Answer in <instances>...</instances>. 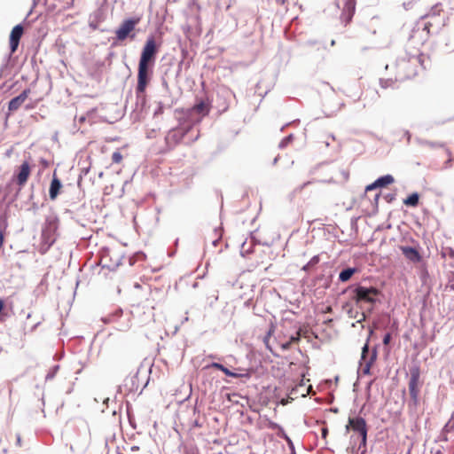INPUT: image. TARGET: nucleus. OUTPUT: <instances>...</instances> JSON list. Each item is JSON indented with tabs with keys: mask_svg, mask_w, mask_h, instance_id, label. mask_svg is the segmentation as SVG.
<instances>
[{
	"mask_svg": "<svg viewBox=\"0 0 454 454\" xmlns=\"http://www.w3.org/2000/svg\"><path fill=\"white\" fill-rule=\"evenodd\" d=\"M157 52L158 47L155 39L153 36L148 37L142 49L138 62L137 84L136 89L137 97L145 92L146 87L150 82Z\"/></svg>",
	"mask_w": 454,
	"mask_h": 454,
	"instance_id": "obj_1",
	"label": "nucleus"
},
{
	"mask_svg": "<svg viewBox=\"0 0 454 454\" xmlns=\"http://www.w3.org/2000/svg\"><path fill=\"white\" fill-rule=\"evenodd\" d=\"M422 55L411 58H399L392 66L395 82H403L417 75V64L420 62Z\"/></svg>",
	"mask_w": 454,
	"mask_h": 454,
	"instance_id": "obj_2",
	"label": "nucleus"
},
{
	"mask_svg": "<svg viewBox=\"0 0 454 454\" xmlns=\"http://www.w3.org/2000/svg\"><path fill=\"white\" fill-rule=\"evenodd\" d=\"M140 21V16L125 19L115 30L116 39L120 42H123L127 38L134 40L137 36L136 27Z\"/></svg>",
	"mask_w": 454,
	"mask_h": 454,
	"instance_id": "obj_3",
	"label": "nucleus"
},
{
	"mask_svg": "<svg viewBox=\"0 0 454 454\" xmlns=\"http://www.w3.org/2000/svg\"><path fill=\"white\" fill-rule=\"evenodd\" d=\"M380 294V291L375 287H365L363 286H358L354 290L353 300L356 303L360 302H367L370 304H374L376 301V297Z\"/></svg>",
	"mask_w": 454,
	"mask_h": 454,
	"instance_id": "obj_4",
	"label": "nucleus"
},
{
	"mask_svg": "<svg viewBox=\"0 0 454 454\" xmlns=\"http://www.w3.org/2000/svg\"><path fill=\"white\" fill-rule=\"evenodd\" d=\"M58 224L49 222L42 231L41 252L45 253L56 241Z\"/></svg>",
	"mask_w": 454,
	"mask_h": 454,
	"instance_id": "obj_5",
	"label": "nucleus"
},
{
	"mask_svg": "<svg viewBox=\"0 0 454 454\" xmlns=\"http://www.w3.org/2000/svg\"><path fill=\"white\" fill-rule=\"evenodd\" d=\"M410 380H409V393L411 398L413 400L414 404L418 403L419 387H420V369L419 366H413L410 370Z\"/></svg>",
	"mask_w": 454,
	"mask_h": 454,
	"instance_id": "obj_6",
	"label": "nucleus"
},
{
	"mask_svg": "<svg viewBox=\"0 0 454 454\" xmlns=\"http://www.w3.org/2000/svg\"><path fill=\"white\" fill-rule=\"evenodd\" d=\"M349 427H351L354 431L358 432L362 436L363 442H365L367 436V427L366 422L363 418H349L348 424L346 427L347 430H348Z\"/></svg>",
	"mask_w": 454,
	"mask_h": 454,
	"instance_id": "obj_7",
	"label": "nucleus"
},
{
	"mask_svg": "<svg viewBox=\"0 0 454 454\" xmlns=\"http://www.w3.org/2000/svg\"><path fill=\"white\" fill-rule=\"evenodd\" d=\"M356 0H341L342 2V12L341 19L346 22L349 23L356 12Z\"/></svg>",
	"mask_w": 454,
	"mask_h": 454,
	"instance_id": "obj_8",
	"label": "nucleus"
},
{
	"mask_svg": "<svg viewBox=\"0 0 454 454\" xmlns=\"http://www.w3.org/2000/svg\"><path fill=\"white\" fill-rule=\"evenodd\" d=\"M31 174V167L30 164L27 161L22 162V164L20 166L17 176H16V183L19 186L22 187L24 186L28 177Z\"/></svg>",
	"mask_w": 454,
	"mask_h": 454,
	"instance_id": "obj_9",
	"label": "nucleus"
},
{
	"mask_svg": "<svg viewBox=\"0 0 454 454\" xmlns=\"http://www.w3.org/2000/svg\"><path fill=\"white\" fill-rule=\"evenodd\" d=\"M23 31L24 29L21 25H17L12 28L10 35V48L12 53L16 51L20 43V40L23 35Z\"/></svg>",
	"mask_w": 454,
	"mask_h": 454,
	"instance_id": "obj_10",
	"label": "nucleus"
},
{
	"mask_svg": "<svg viewBox=\"0 0 454 454\" xmlns=\"http://www.w3.org/2000/svg\"><path fill=\"white\" fill-rule=\"evenodd\" d=\"M30 92H31L30 89H26L19 96L13 98L9 102L8 110L10 112L17 111L21 106V105L25 102V100L27 98Z\"/></svg>",
	"mask_w": 454,
	"mask_h": 454,
	"instance_id": "obj_11",
	"label": "nucleus"
},
{
	"mask_svg": "<svg viewBox=\"0 0 454 454\" xmlns=\"http://www.w3.org/2000/svg\"><path fill=\"white\" fill-rule=\"evenodd\" d=\"M400 250L405 258L411 262H419L422 260V256L416 248L402 246Z\"/></svg>",
	"mask_w": 454,
	"mask_h": 454,
	"instance_id": "obj_12",
	"label": "nucleus"
},
{
	"mask_svg": "<svg viewBox=\"0 0 454 454\" xmlns=\"http://www.w3.org/2000/svg\"><path fill=\"white\" fill-rule=\"evenodd\" d=\"M395 181L391 175H386L378 178L374 183L366 186V192L372 191L378 187H386L388 184H393Z\"/></svg>",
	"mask_w": 454,
	"mask_h": 454,
	"instance_id": "obj_13",
	"label": "nucleus"
},
{
	"mask_svg": "<svg viewBox=\"0 0 454 454\" xmlns=\"http://www.w3.org/2000/svg\"><path fill=\"white\" fill-rule=\"evenodd\" d=\"M61 187L60 180L54 174L49 190V196L51 200H54L58 197Z\"/></svg>",
	"mask_w": 454,
	"mask_h": 454,
	"instance_id": "obj_14",
	"label": "nucleus"
},
{
	"mask_svg": "<svg viewBox=\"0 0 454 454\" xmlns=\"http://www.w3.org/2000/svg\"><path fill=\"white\" fill-rule=\"evenodd\" d=\"M210 108V105L207 102L200 101L193 106L192 111L202 116H206L209 114Z\"/></svg>",
	"mask_w": 454,
	"mask_h": 454,
	"instance_id": "obj_15",
	"label": "nucleus"
},
{
	"mask_svg": "<svg viewBox=\"0 0 454 454\" xmlns=\"http://www.w3.org/2000/svg\"><path fill=\"white\" fill-rule=\"evenodd\" d=\"M419 195L417 192H413L403 200V204L408 207H415L419 204Z\"/></svg>",
	"mask_w": 454,
	"mask_h": 454,
	"instance_id": "obj_16",
	"label": "nucleus"
},
{
	"mask_svg": "<svg viewBox=\"0 0 454 454\" xmlns=\"http://www.w3.org/2000/svg\"><path fill=\"white\" fill-rule=\"evenodd\" d=\"M356 271V269L355 268H348L340 271L339 275V279L341 282H346L350 279V278L353 276V274Z\"/></svg>",
	"mask_w": 454,
	"mask_h": 454,
	"instance_id": "obj_17",
	"label": "nucleus"
},
{
	"mask_svg": "<svg viewBox=\"0 0 454 454\" xmlns=\"http://www.w3.org/2000/svg\"><path fill=\"white\" fill-rule=\"evenodd\" d=\"M432 27H433L432 21L427 20V21L423 22L421 29H422V33H425V35H420L421 41H422L421 43H423L426 40H427L429 34H430V29Z\"/></svg>",
	"mask_w": 454,
	"mask_h": 454,
	"instance_id": "obj_18",
	"label": "nucleus"
},
{
	"mask_svg": "<svg viewBox=\"0 0 454 454\" xmlns=\"http://www.w3.org/2000/svg\"><path fill=\"white\" fill-rule=\"evenodd\" d=\"M376 356H377L376 352H373V354L371 356L370 361L368 363H366V364H365V366L364 368V373H368L369 372L372 364L376 360Z\"/></svg>",
	"mask_w": 454,
	"mask_h": 454,
	"instance_id": "obj_19",
	"label": "nucleus"
},
{
	"mask_svg": "<svg viewBox=\"0 0 454 454\" xmlns=\"http://www.w3.org/2000/svg\"><path fill=\"white\" fill-rule=\"evenodd\" d=\"M393 84H394V81H393L392 78L381 79L380 80V85L383 88L392 87Z\"/></svg>",
	"mask_w": 454,
	"mask_h": 454,
	"instance_id": "obj_20",
	"label": "nucleus"
},
{
	"mask_svg": "<svg viewBox=\"0 0 454 454\" xmlns=\"http://www.w3.org/2000/svg\"><path fill=\"white\" fill-rule=\"evenodd\" d=\"M112 160L114 163L119 164L122 160V155L120 152H114L112 155Z\"/></svg>",
	"mask_w": 454,
	"mask_h": 454,
	"instance_id": "obj_21",
	"label": "nucleus"
},
{
	"mask_svg": "<svg viewBox=\"0 0 454 454\" xmlns=\"http://www.w3.org/2000/svg\"><path fill=\"white\" fill-rule=\"evenodd\" d=\"M442 254L443 256H449L450 258L454 259V250L450 247L444 248Z\"/></svg>",
	"mask_w": 454,
	"mask_h": 454,
	"instance_id": "obj_22",
	"label": "nucleus"
},
{
	"mask_svg": "<svg viewBox=\"0 0 454 454\" xmlns=\"http://www.w3.org/2000/svg\"><path fill=\"white\" fill-rule=\"evenodd\" d=\"M4 242V228L0 226V247H3Z\"/></svg>",
	"mask_w": 454,
	"mask_h": 454,
	"instance_id": "obj_23",
	"label": "nucleus"
},
{
	"mask_svg": "<svg viewBox=\"0 0 454 454\" xmlns=\"http://www.w3.org/2000/svg\"><path fill=\"white\" fill-rule=\"evenodd\" d=\"M369 352V347H368V344L366 343L364 347H363V349H362V359L363 360H365V356L366 355L368 354Z\"/></svg>",
	"mask_w": 454,
	"mask_h": 454,
	"instance_id": "obj_24",
	"label": "nucleus"
},
{
	"mask_svg": "<svg viewBox=\"0 0 454 454\" xmlns=\"http://www.w3.org/2000/svg\"><path fill=\"white\" fill-rule=\"evenodd\" d=\"M300 333L298 332L295 336H292L288 341L292 343L298 342L300 340Z\"/></svg>",
	"mask_w": 454,
	"mask_h": 454,
	"instance_id": "obj_25",
	"label": "nucleus"
},
{
	"mask_svg": "<svg viewBox=\"0 0 454 454\" xmlns=\"http://www.w3.org/2000/svg\"><path fill=\"white\" fill-rule=\"evenodd\" d=\"M247 376H248L247 372H245V373H236V372H232V375L231 377H232V378H242V377H247Z\"/></svg>",
	"mask_w": 454,
	"mask_h": 454,
	"instance_id": "obj_26",
	"label": "nucleus"
},
{
	"mask_svg": "<svg viewBox=\"0 0 454 454\" xmlns=\"http://www.w3.org/2000/svg\"><path fill=\"white\" fill-rule=\"evenodd\" d=\"M390 340H391V334L387 333L383 338V344L387 345L390 342Z\"/></svg>",
	"mask_w": 454,
	"mask_h": 454,
	"instance_id": "obj_27",
	"label": "nucleus"
},
{
	"mask_svg": "<svg viewBox=\"0 0 454 454\" xmlns=\"http://www.w3.org/2000/svg\"><path fill=\"white\" fill-rule=\"evenodd\" d=\"M211 366L215 368V369H218L220 371L223 370V365L222 364H219V363H213L211 364Z\"/></svg>",
	"mask_w": 454,
	"mask_h": 454,
	"instance_id": "obj_28",
	"label": "nucleus"
},
{
	"mask_svg": "<svg viewBox=\"0 0 454 454\" xmlns=\"http://www.w3.org/2000/svg\"><path fill=\"white\" fill-rule=\"evenodd\" d=\"M85 427H86V431H87L86 442H87V444H90V432L89 427L87 425L85 426Z\"/></svg>",
	"mask_w": 454,
	"mask_h": 454,
	"instance_id": "obj_29",
	"label": "nucleus"
},
{
	"mask_svg": "<svg viewBox=\"0 0 454 454\" xmlns=\"http://www.w3.org/2000/svg\"><path fill=\"white\" fill-rule=\"evenodd\" d=\"M290 347H291V341H286V342H285V343L281 344V348H282V349H284V350H287V349H289V348H290Z\"/></svg>",
	"mask_w": 454,
	"mask_h": 454,
	"instance_id": "obj_30",
	"label": "nucleus"
},
{
	"mask_svg": "<svg viewBox=\"0 0 454 454\" xmlns=\"http://www.w3.org/2000/svg\"><path fill=\"white\" fill-rule=\"evenodd\" d=\"M222 372H223L225 375H227V376H230V377H231V376L232 375V372H231V371H230L228 368H226V367H224V366H223V370H222Z\"/></svg>",
	"mask_w": 454,
	"mask_h": 454,
	"instance_id": "obj_31",
	"label": "nucleus"
},
{
	"mask_svg": "<svg viewBox=\"0 0 454 454\" xmlns=\"http://www.w3.org/2000/svg\"><path fill=\"white\" fill-rule=\"evenodd\" d=\"M16 440H17V446L21 447V445H22L21 437L19 434H16Z\"/></svg>",
	"mask_w": 454,
	"mask_h": 454,
	"instance_id": "obj_32",
	"label": "nucleus"
},
{
	"mask_svg": "<svg viewBox=\"0 0 454 454\" xmlns=\"http://www.w3.org/2000/svg\"><path fill=\"white\" fill-rule=\"evenodd\" d=\"M419 30H420V27L418 26L417 29H414L412 31V35H411V38L415 37L417 35V34H419Z\"/></svg>",
	"mask_w": 454,
	"mask_h": 454,
	"instance_id": "obj_33",
	"label": "nucleus"
},
{
	"mask_svg": "<svg viewBox=\"0 0 454 454\" xmlns=\"http://www.w3.org/2000/svg\"><path fill=\"white\" fill-rule=\"evenodd\" d=\"M328 434V430L326 427L322 428V436L323 438H325Z\"/></svg>",
	"mask_w": 454,
	"mask_h": 454,
	"instance_id": "obj_34",
	"label": "nucleus"
},
{
	"mask_svg": "<svg viewBox=\"0 0 454 454\" xmlns=\"http://www.w3.org/2000/svg\"><path fill=\"white\" fill-rule=\"evenodd\" d=\"M4 301L2 299H0V313L4 309Z\"/></svg>",
	"mask_w": 454,
	"mask_h": 454,
	"instance_id": "obj_35",
	"label": "nucleus"
},
{
	"mask_svg": "<svg viewBox=\"0 0 454 454\" xmlns=\"http://www.w3.org/2000/svg\"><path fill=\"white\" fill-rule=\"evenodd\" d=\"M309 184V182L304 183V184L301 186V190L304 189V187H305V186H307Z\"/></svg>",
	"mask_w": 454,
	"mask_h": 454,
	"instance_id": "obj_36",
	"label": "nucleus"
},
{
	"mask_svg": "<svg viewBox=\"0 0 454 454\" xmlns=\"http://www.w3.org/2000/svg\"><path fill=\"white\" fill-rule=\"evenodd\" d=\"M364 319H365V315L363 313V314H362V318H361V319H359V320H358V322H361V321H363V320H364Z\"/></svg>",
	"mask_w": 454,
	"mask_h": 454,
	"instance_id": "obj_37",
	"label": "nucleus"
},
{
	"mask_svg": "<svg viewBox=\"0 0 454 454\" xmlns=\"http://www.w3.org/2000/svg\"><path fill=\"white\" fill-rule=\"evenodd\" d=\"M379 197H380V194H379V193H378V194H376V195H375V200H377L379 199Z\"/></svg>",
	"mask_w": 454,
	"mask_h": 454,
	"instance_id": "obj_38",
	"label": "nucleus"
},
{
	"mask_svg": "<svg viewBox=\"0 0 454 454\" xmlns=\"http://www.w3.org/2000/svg\"><path fill=\"white\" fill-rule=\"evenodd\" d=\"M286 440H287V442H288L290 444H292V442H291L290 438L286 437Z\"/></svg>",
	"mask_w": 454,
	"mask_h": 454,
	"instance_id": "obj_39",
	"label": "nucleus"
},
{
	"mask_svg": "<svg viewBox=\"0 0 454 454\" xmlns=\"http://www.w3.org/2000/svg\"><path fill=\"white\" fill-rule=\"evenodd\" d=\"M132 450H138V447H132Z\"/></svg>",
	"mask_w": 454,
	"mask_h": 454,
	"instance_id": "obj_40",
	"label": "nucleus"
},
{
	"mask_svg": "<svg viewBox=\"0 0 454 454\" xmlns=\"http://www.w3.org/2000/svg\"><path fill=\"white\" fill-rule=\"evenodd\" d=\"M450 288L454 290V284L450 285Z\"/></svg>",
	"mask_w": 454,
	"mask_h": 454,
	"instance_id": "obj_41",
	"label": "nucleus"
},
{
	"mask_svg": "<svg viewBox=\"0 0 454 454\" xmlns=\"http://www.w3.org/2000/svg\"><path fill=\"white\" fill-rule=\"evenodd\" d=\"M450 48L454 49V44H453V45H451V47H450Z\"/></svg>",
	"mask_w": 454,
	"mask_h": 454,
	"instance_id": "obj_42",
	"label": "nucleus"
}]
</instances>
